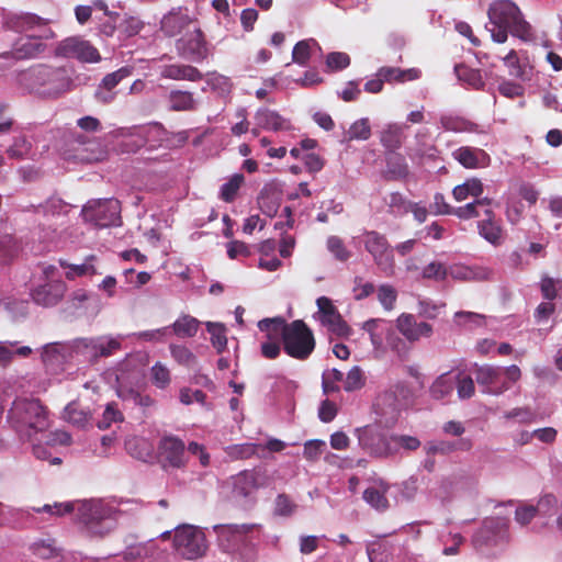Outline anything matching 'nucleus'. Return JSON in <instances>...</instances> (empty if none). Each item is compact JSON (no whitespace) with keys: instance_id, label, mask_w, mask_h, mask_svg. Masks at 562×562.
Instances as JSON below:
<instances>
[{"instance_id":"f257e3e1","label":"nucleus","mask_w":562,"mask_h":562,"mask_svg":"<svg viewBox=\"0 0 562 562\" xmlns=\"http://www.w3.org/2000/svg\"><path fill=\"white\" fill-rule=\"evenodd\" d=\"M491 36L496 43H505L508 33L528 41L531 38V26L524 19L519 8L510 0H498L493 2L487 11Z\"/></svg>"},{"instance_id":"f03ea898","label":"nucleus","mask_w":562,"mask_h":562,"mask_svg":"<svg viewBox=\"0 0 562 562\" xmlns=\"http://www.w3.org/2000/svg\"><path fill=\"white\" fill-rule=\"evenodd\" d=\"M19 83L40 97L58 98L70 89L71 79L64 68L36 65L20 72Z\"/></svg>"},{"instance_id":"7ed1b4c3","label":"nucleus","mask_w":562,"mask_h":562,"mask_svg":"<svg viewBox=\"0 0 562 562\" xmlns=\"http://www.w3.org/2000/svg\"><path fill=\"white\" fill-rule=\"evenodd\" d=\"M76 516L91 536L103 537L115 527L119 512L102 501H86L78 504Z\"/></svg>"},{"instance_id":"20e7f679","label":"nucleus","mask_w":562,"mask_h":562,"mask_svg":"<svg viewBox=\"0 0 562 562\" xmlns=\"http://www.w3.org/2000/svg\"><path fill=\"white\" fill-rule=\"evenodd\" d=\"M473 372L482 392L491 395L503 394L521 378V371L516 364L503 369L492 364L474 363Z\"/></svg>"},{"instance_id":"39448f33","label":"nucleus","mask_w":562,"mask_h":562,"mask_svg":"<svg viewBox=\"0 0 562 562\" xmlns=\"http://www.w3.org/2000/svg\"><path fill=\"white\" fill-rule=\"evenodd\" d=\"M282 346L289 357L304 361L315 350L316 340L307 324L303 319H295L285 327Z\"/></svg>"},{"instance_id":"423d86ee","label":"nucleus","mask_w":562,"mask_h":562,"mask_svg":"<svg viewBox=\"0 0 562 562\" xmlns=\"http://www.w3.org/2000/svg\"><path fill=\"white\" fill-rule=\"evenodd\" d=\"M8 417L18 425L35 431H43L48 427L47 411L40 400L16 398L12 403Z\"/></svg>"},{"instance_id":"0eeeda50","label":"nucleus","mask_w":562,"mask_h":562,"mask_svg":"<svg viewBox=\"0 0 562 562\" xmlns=\"http://www.w3.org/2000/svg\"><path fill=\"white\" fill-rule=\"evenodd\" d=\"M176 551L188 560H194L204 555L206 540L204 533L189 525L178 527L173 536Z\"/></svg>"},{"instance_id":"6e6552de","label":"nucleus","mask_w":562,"mask_h":562,"mask_svg":"<svg viewBox=\"0 0 562 562\" xmlns=\"http://www.w3.org/2000/svg\"><path fill=\"white\" fill-rule=\"evenodd\" d=\"M120 202L115 199L90 201L82 209L85 221L99 227L120 225Z\"/></svg>"},{"instance_id":"1a4fd4ad","label":"nucleus","mask_w":562,"mask_h":562,"mask_svg":"<svg viewBox=\"0 0 562 562\" xmlns=\"http://www.w3.org/2000/svg\"><path fill=\"white\" fill-rule=\"evenodd\" d=\"M48 20L31 12L8 13L3 24L7 29L18 32H37L38 37L50 38L54 32L48 27Z\"/></svg>"},{"instance_id":"9d476101","label":"nucleus","mask_w":562,"mask_h":562,"mask_svg":"<svg viewBox=\"0 0 562 562\" xmlns=\"http://www.w3.org/2000/svg\"><path fill=\"white\" fill-rule=\"evenodd\" d=\"M176 49L180 57L195 63L205 60L210 55L205 36L198 26L177 40Z\"/></svg>"},{"instance_id":"9b49d317","label":"nucleus","mask_w":562,"mask_h":562,"mask_svg":"<svg viewBox=\"0 0 562 562\" xmlns=\"http://www.w3.org/2000/svg\"><path fill=\"white\" fill-rule=\"evenodd\" d=\"M364 247L372 255L375 265L386 276L393 273V250L384 235L375 231L367 232L364 234Z\"/></svg>"},{"instance_id":"f8f14e48","label":"nucleus","mask_w":562,"mask_h":562,"mask_svg":"<svg viewBox=\"0 0 562 562\" xmlns=\"http://www.w3.org/2000/svg\"><path fill=\"white\" fill-rule=\"evenodd\" d=\"M360 447L373 457H387L392 453L389 439L375 426H364L356 430Z\"/></svg>"},{"instance_id":"ddd939ff","label":"nucleus","mask_w":562,"mask_h":562,"mask_svg":"<svg viewBox=\"0 0 562 562\" xmlns=\"http://www.w3.org/2000/svg\"><path fill=\"white\" fill-rule=\"evenodd\" d=\"M165 133L166 131L162 128L161 124L158 123L150 126L140 127L131 134L130 138H126L122 142V150L132 153L146 145L149 146V149H154L160 146V142L162 140Z\"/></svg>"},{"instance_id":"4468645a","label":"nucleus","mask_w":562,"mask_h":562,"mask_svg":"<svg viewBox=\"0 0 562 562\" xmlns=\"http://www.w3.org/2000/svg\"><path fill=\"white\" fill-rule=\"evenodd\" d=\"M57 54L85 63H97L101 59L99 50L93 45L78 37H68L61 41L57 46Z\"/></svg>"},{"instance_id":"2eb2a0df","label":"nucleus","mask_w":562,"mask_h":562,"mask_svg":"<svg viewBox=\"0 0 562 562\" xmlns=\"http://www.w3.org/2000/svg\"><path fill=\"white\" fill-rule=\"evenodd\" d=\"M316 304L321 314L319 321L324 326H326L333 334L337 336L349 335L350 327L342 318L330 299L327 296H321L316 300Z\"/></svg>"},{"instance_id":"dca6fc26","label":"nucleus","mask_w":562,"mask_h":562,"mask_svg":"<svg viewBox=\"0 0 562 562\" xmlns=\"http://www.w3.org/2000/svg\"><path fill=\"white\" fill-rule=\"evenodd\" d=\"M43 38L44 37H38V35H27L20 37L14 42L11 50L0 54V58H13L15 60H22L37 57L45 50L46 47L42 42Z\"/></svg>"},{"instance_id":"f3484780","label":"nucleus","mask_w":562,"mask_h":562,"mask_svg":"<svg viewBox=\"0 0 562 562\" xmlns=\"http://www.w3.org/2000/svg\"><path fill=\"white\" fill-rule=\"evenodd\" d=\"M160 458L172 468H183L187 463L184 442L172 435L164 436L158 445Z\"/></svg>"},{"instance_id":"a211bd4d","label":"nucleus","mask_w":562,"mask_h":562,"mask_svg":"<svg viewBox=\"0 0 562 562\" xmlns=\"http://www.w3.org/2000/svg\"><path fill=\"white\" fill-rule=\"evenodd\" d=\"M396 328L412 344L422 338H430L434 334L432 325L417 322L416 317L408 313H402L396 318Z\"/></svg>"},{"instance_id":"6ab92c4d","label":"nucleus","mask_w":562,"mask_h":562,"mask_svg":"<svg viewBox=\"0 0 562 562\" xmlns=\"http://www.w3.org/2000/svg\"><path fill=\"white\" fill-rule=\"evenodd\" d=\"M66 290V283L61 280L46 282L32 291V299L37 305L54 306L64 297Z\"/></svg>"},{"instance_id":"aec40b11","label":"nucleus","mask_w":562,"mask_h":562,"mask_svg":"<svg viewBox=\"0 0 562 562\" xmlns=\"http://www.w3.org/2000/svg\"><path fill=\"white\" fill-rule=\"evenodd\" d=\"M452 157L467 169L485 168L491 162L488 154L477 147H459L452 153Z\"/></svg>"},{"instance_id":"412c9836","label":"nucleus","mask_w":562,"mask_h":562,"mask_svg":"<svg viewBox=\"0 0 562 562\" xmlns=\"http://www.w3.org/2000/svg\"><path fill=\"white\" fill-rule=\"evenodd\" d=\"M255 121L258 127L266 131L280 132L293 128L290 120L268 108L259 109L255 114Z\"/></svg>"},{"instance_id":"4be33fe9","label":"nucleus","mask_w":562,"mask_h":562,"mask_svg":"<svg viewBox=\"0 0 562 562\" xmlns=\"http://www.w3.org/2000/svg\"><path fill=\"white\" fill-rule=\"evenodd\" d=\"M161 78L170 80H187L196 82L203 79V74L194 66L187 64H169L160 67Z\"/></svg>"},{"instance_id":"5701e85b","label":"nucleus","mask_w":562,"mask_h":562,"mask_svg":"<svg viewBox=\"0 0 562 562\" xmlns=\"http://www.w3.org/2000/svg\"><path fill=\"white\" fill-rule=\"evenodd\" d=\"M260 476L256 469L239 472L233 477V493L240 497L249 496L262 485Z\"/></svg>"},{"instance_id":"b1692460","label":"nucleus","mask_w":562,"mask_h":562,"mask_svg":"<svg viewBox=\"0 0 562 562\" xmlns=\"http://www.w3.org/2000/svg\"><path fill=\"white\" fill-rule=\"evenodd\" d=\"M192 23L193 21L188 14L173 10L162 18L160 22V30L166 36L173 37L179 35Z\"/></svg>"},{"instance_id":"393cba45","label":"nucleus","mask_w":562,"mask_h":562,"mask_svg":"<svg viewBox=\"0 0 562 562\" xmlns=\"http://www.w3.org/2000/svg\"><path fill=\"white\" fill-rule=\"evenodd\" d=\"M386 169L384 178L389 181L404 180L409 175V167L403 155L394 151L385 155Z\"/></svg>"},{"instance_id":"a878e982","label":"nucleus","mask_w":562,"mask_h":562,"mask_svg":"<svg viewBox=\"0 0 562 562\" xmlns=\"http://www.w3.org/2000/svg\"><path fill=\"white\" fill-rule=\"evenodd\" d=\"M168 106L173 112H191L196 110L198 102L192 92L172 89L168 97Z\"/></svg>"},{"instance_id":"bb28decb","label":"nucleus","mask_w":562,"mask_h":562,"mask_svg":"<svg viewBox=\"0 0 562 562\" xmlns=\"http://www.w3.org/2000/svg\"><path fill=\"white\" fill-rule=\"evenodd\" d=\"M420 70L417 68L401 69L398 67H381L376 71V76L383 78L387 83H404L413 81L420 77Z\"/></svg>"},{"instance_id":"cd10ccee","label":"nucleus","mask_w":562,"mask_h":562,"mask_svg":"<svg viewBox=\"0 0 562 562\" xmlns=\"http://www.w3.org/2000/svg\"><path fill=\"white\" fill-rule=\"evenodd\" d=\"M484 192V184L481 179L472 177L467 179L463 183L456 186L452 189V196L457 202H462L469 198H480Z\"/></svg>"},{"instance_id":"c85d7f7f","label":"nucleus","mask_w":562,"mask_h":562,"mask_svg":"<svg viewBox=\"0 0 562 562\" xmlns=\"http://www.w3.org/2000/svg\"><path fill=\"white\" fill-rule=\"evenodd\" d=\"M33 350L29 346L18 347V341H4L0 344V367H8L14 357L29 358Z\"/></svg>"},{"instance_id":"c756f323","label":"nucleus","mask_w":562,"mask_h":562,"mask_svg":"<svg viewBox=\"0 0 562 562\" xmlns=\"http://www.w3.org/2000/svg\"><path fill=\"white\" fill-rule=\"evenodd\" d=\"M82 345L93 351V357H110L121 349V342L114 338L104 340L103 338L97 339H82Z\"/></svg>"},{"instance_id":"7c9ffc66","label":"nucleus","mask_w":562,"mask_h":562,"mask_svg":"<svg viewBox=\"0 0 562 562\" xmlns=\"http://www.w3.org/2000/svg\"><path fill=\"white\" fill-rule=\"evenodd\" d=\"M200 321L189 314H182L170 326L173 334L179 338H192L196 335Z\"/></svg>"},{"instance_id":"2f4dec72","label":"nucleus","mask_w":562,"mask_h":562,"mask_svg":"<svg viewBox=\"0 0 562 562\" xmlns=\"http://www.w3.org/2000/svg\"><path fill=\"white\" fill-rule=\"evenodd\" d=\"M448 276L459 281H479L487 278V271L477 267L453 265L448 268Z\"/></svg>"},{"instance_id":"473e14b6","label":"nucleus","mask_w":562,"mask_h":562,"mask_svg":"<svg viewBox=\"0 0 562 562\" xmlns=\"http://www.w3.org/2000/svg\"><path fill=\"white\" fill-rule=\"evenodd\" d=\"M477 231L480 236L493 246H499L504 241V229L499 222L479 221Z\"/></svg>"},{"instance_id":"72a5a7b5","label":"nucleus","mask_w":562,"mask_h":562,"mask_svg":"<svg viewBox=\"0 0 562 562\" xmlns=\"http://www.w3.org/2000/svg\"><path fill=\"white\" fill-rule=\"evenodd\" d=\"M404 139V128L397 124H390L381 133V144L383 147L390 153H394L400 149L403 145Z\"/></svg>"},{"instance_id":"f704fd0d","label":"nucleus","mask_w":562,"mask_h":562,"mask_svg":"<svg viewBox=\"0 0 562 562\" xmlns=\"http://www.w3.org/2000/svg\"><path fill=\"white\" fill-rule=\"evenodd\" d=\"M505 66L508 68V74L512 77L528 80L530 79L531 67L521 63L515 49H510L503 58Z\"/></svg>"},{"instance_id":"c9c22d12","label":"nucleus","mask_w":562,"mask_h":562,"mask_svg":"<svg viewBox=\"0 0 562 562\" xmlns=\"http://www.w3.org/2000/svg\"><path fill=\"white\" fill-rule=\"evenodd\" d=\"M289 325L283 317L263 318L259 321L258 328L267 334L268 340H283L285 327Z\"/></svg>"},{"instance_id":"e433bc0d","label":"nucleus","mask_w":562,"mask_h":562,"mask_svg":"<svg viewBox=\"0 0 562 562\" xmlns=\"http://www.w3.org/2000/svg\"><path fill=\"white\" fill-rule=\"evenodd\" d=\"M454 389V381L449 373L438 376L430 386V395L435 400H443L449 396Z\"/></svg>"},{"instance_id":"4c0bfd02","label":"nucleus","mask_w":562,"mask_h":562,"mask_svg":"<svg viewBox=\"0 0 562 562\" xmlns=\"http://www.w3.org/2000/svg\"><path fill=\"white\" fill-rule=\"evenodd\" d=\"M65 419L72 425L83 427L90 420L91 416L78 402H71L65 407Z\"/></svg>"},{"instance_id":"58836bf2","label":"nucleus","mask_w":562,"mask_h":562,"mask_svg":"<svg viewBox=\"0 0 562 562\" xmlns=\"http://www.w3.org/2000/svg\"><path fill=\"white\" fill-rule=\"evenodd\" d=\"M454 386L460 400L471 398L475 393V385L472 376L463 371H459L454 378Z\"/></svg>"},{"instance_id":"ea45409f","label":"nucleus","mask_w":562,"mask_h":562,"mask_svg":"<svg viewBox=\"0 0 562 562\" xmlns=\"http://www.w3.org/2000/svg\"><path fill=\"white\" fill-rule=\"evenodd\" d=\"M169 349L171 357L180 366L193 368L198 364L195 355L187 346L171 344Z\"/></svg>"},{"instance_id":"a19ab883","label":"nucleus","mask_w":562,"mask_h":562,"mask_svg":"<svg viewBox=\"0 0 562 562\" xmlns=\"http://www.w3.org/2000/svg\"><path fill=\"white\" fill-rule=\"evenodd\" d=\"M206 329L211 335L212 346L218 353H222L227 347L226 328L220 323H206Z\"/></svg>"},{"instance_id":"79ce46f5","label":"nucleus","mask_w":562,"mask_h":562,"mask_svg":"<svg viewBox=\"0 0 562 562\" xmlns=\"http://www.w3.org/2000/svg\"><path fill=\"white\" fill-rule=\"evenodd\" d=\"M245 177L243 173H235L221 187L220 196L224 202L232 203L244 184Z\"/></svg>"},{"instance_id":"37998d69","label":"nucleus","mask_w":562,"mask_h":562,"mask_svg":"<svg viewBox=\"0 0 562 562\" xmlns=\"http://www.w3.org/2000/svg\"><path fill=\"white\" fill-rule=\"evenodd\" d=\"M317 42L313 38L302 40L297 42L292 50L293 63L300 66H306L311 58L312 46H316Z\"/></svg>"},{"instance_id":"c03bdc74","label":"nucleus","mask_w":562,"mask_h":562,"mask_svg":"<svg viewBox=\"0 0 562 562\" xmlns=\"http://www.w3.org/2000/svg\"><path fill=\"white\" fill-rule=\"evenodd\" d=\"M460 449L458 443L448 440H432L424 446L427 457H435L436 454L448 456Z\"/></svg>"},{"instance_id":"a18cd8bd","label":"nucleus","mask_w":562,"mask_h":562,"mask_svg":"<svg viewBox=\"0 0 562 562\" xmlns=\"http://www.w3.org/2000/svg\"><path fill=\"white\" fill-rule=\"evenodd\" d=\"M390 214L398 215L408 213L412 201H408L402 193L392 192L384 198Z\"/></svg>"},{"instance_id":"49530a36","label":"nucleus","mask_w":562,"mask_h":562,"mask_svg":"<svg viewBox=\"0 0 562 562\" xmlns=\"http://www.w3.org/2000/svg\"><path fill=\"white\" fill-rule=\"evenodd\" d=\"M32 553L42 560H48L58 555V549L55 546V540H40L31 546Z\"/></svg>"},{"instance_id":"de8ad7c7","label":"nucleus","mask_w":562,"mask_h":562,"mask_svg":"<svg viewBox=\"0 0 562 562\" xmlns=\"http://www.w3.org/2000/svg\"><path fill=\"white\" fill-rule=\"evenodd\" d=\"M454 322L458 326L474 328L484 325L485 316L483 314L459 311L454 314Z\"/></svg>"},{"instance_id":"09e8293b","label":"nucleus","mask_w":562,"mask_h":562,"mask_svg":"<svg viewBox=\"0 0 562 562\" xmlns=\"http://www.w3.org/2000/svg\"><path fill=\"white\" fill-rule=\"evenodd\" d=\"M134 67L132 66H123L119 68L117 70L106 74L102 80L101 83L103 85V88L105 89H115L116 86L122 82L124 79L131 77L133 75Z\"/></svg>"},{"instance_id":"8fccbe9b","label":"nucleus","mask_w":562,"mask_h":562,"mask_svg":"<svg viewBox=\"0 0 562 562\" xmlns=\"http://www.w3.org/2000/svg\"><path fill=\"white\" fill-rule=\"evenodd\" d=\"M32 150V144L25 136H18L13 144L7 149V154L12 159L26 158Z\"/></svg>"},{"instance_id":"3c124183","label":"nucleus","mask_w":562,"mask_h":562,"mask_svg":"<svg viewBox=\"0 0 562 562\" xmlns=\"http://www.w3.org/2000/svg\"><path fill=\"white\" fill-rule=\"evenodd\" d=\"M363 499L378 510H385L389 507V501L385 496V490L368 487L363 492Z\"/></svg>"},{"instance_id":"603ef678","label":"nucleus","mask_w":562,"mask_h":562,"mask_svg":"<svg viewBox=\"0 0 562 562\" xmlns=\"http://www.w3.org/2000/svg\"><path fill=\"white\" fill-rule=\"evenodd\" d=\"M366 384V376L360 367H352L344 381V390L346 392H353L360 390Z\"/></svg>"},{"instance_id":"864d4df0","label":"nucleus","mask_w":562,"mask_h":562,"mask_svg":"<svg viewBox=\"0 0 562 562\" xmlns=\"http://www.w3.org/2000/svg\"><path fill=\"white\" fill-rule=\"evenodd\" d=\"M371 136V126L369 120L363 117L351 124L348 131V139L367 140Z\"/></svg>"},{"instance_id":"5fc2aeb1","label":"nucleus","mask_w":562,"mask_h":562,"mask_svg":"<svg viewBox=\"0 0 562 562\" xmlns=\"http://www.w3.org/2000/svg\"><path fill=\"white\" fill-rule=\"evenodd\" d=\"M123 414L115 403H109L102 414V418L98 420L97 426L100 429H108L113 423L122 422Z\"/></svg>"},{"instance_id":"6e6d98bb","label":"nucleus","mask_w":562,"mask_h":562,"mask_svg":"<svg viewBox=\"0 0 562 562\" xmlns=\"http://www.w3.org/2000/svg\"><path fill=\"white\" fill-rule=\"evenodd\" d=\"M378 300L386 311H392L397 300V292L391 284H382L378 289Z\"/></svg>"},{"instance_id":"4d7b16f0","label":"nucleus","mask_w":562,"mask_h":562,"mask_svg":"<svg viewBox=\"0 0 562 562\" xmlns=\"http://www.w3.org/2000/svg\"><path fill=\"white\" fill-rule=\"evenodd\" d=\"M422 276L427 280L443 281L448 277V268L439 261H432L424 267Z\"/></svg>"},{"instance_id":"13d9d810","label":"nucleus","mask_w":562,"mask_h":562,"mask_svg":"<svg viewBox=\"0 0 562 562\" xmlns=\"http://www.w3.org/2000/svg\"><path fill=\"white\" fill-rule=\"evenodd\" d=\"M151 382L158 389H166L170 384V372L160 362L155 363L150 369Z\"/></svg>"},{"instance_id":"bf43d9fd","label":"nucleus","mask_w":562,"mask_h":562,"mask_svg":"<svg viewBox=\"0 0 562 562\" xmlns=\"http://www.w3.org/2000/svg\"><path fill=\"white\" fill-rule=\"evenodd\" d=\"M454 71L459 79L467 81L469 85L479 88L483 85L479 70L471 69L464 65H457Z\"/></svg>"},{"instance_id":"052dcab7","label":"nucleus","mask_w":562,"mask_h":562,"mask_svg":"<svg viewBox=\"0 0 562 562\" xmlns=\"http://www.w3.org/2000/svg\"><path fill=\"white\" fill-rule=\"evenodd\" d=\"M327 248L339 261H347L351 254L344 245V241L337 236H330L327 239Z\"/></svg>"},{"instance_id":"680f3d73","label":"nucleus","mask_w":562,"mask_h":562,"mask_svg":"<svg viewBox=\"0 0 562 562\" xmlns=\"http://www.w3.org/2000/svg\"><path fill=\"white\" fill-rule=\"evenodd\" d=\"M445 306V303L436 304L430 300H420L417 304V313L422 317L435 319L438 317L440 310Z\"/></svg>"},{"instance_id":"e2e57ef3","label":"nucleus","mask_w":562,"mask_h":562,"mask_svg":"<svg viewBox=\"0 0 562 562\" xmlns=\"http://www.w3.org/2000/svg\"><path fill=\"white\" fill-rule=\"evenodd\" d=\"M350 65V57L346 53L333 52L326 57V66L330 71L342 70Z\"/></svg>"},{"instance_id":"0e129e2a","label":"nucleus","mask_w":562,"mask_h":562,"mask_svg":"<svg viewBox=\"0 0 562 562\" xmlns=\"http://www.w3.org/2000/svg\"><path fill=\"white\" fill-rule=\"evenodd\" d=\"M127 451L137 459H145L149 456L150 449L148 443L140 438H132L125 442Z\"/></svg>"},{"instance_id":"69168bd1","label":"nucleus","mask_w":562,"mask_h":562,"mask_svg":"<svg viewBox=\"0 0 562 562\" xmlns=\"http://www.w3.org/2000/svg\"><path fill=\"white\" fill-rule=\"evenodd\" d=\"M33 510L36 513H47L54 516H64L65 514L74 512L75 505L72 503H55L54 505L46 504L43 507H33Z\"/></svg>"},{"instance_id":"338daca9","label":"nucleus","mask_w":562,"mask_h":562,"mask_svg":"<svg viewBox=\"0 0 562 562\" xmlns=\"http://www.w3.org/2000/svg\"><path fill=\"white\" fill-rule=\"evenodd\" d=\"M431 212L435 215H453L456 207H452L442 193L437 192L434 195V202L430 205Z\"/></svg>"},{"instance_id":"774afa93","label":"nucleus","mask_w":562,"mask_h":562,"mask_svg":"<svg viewBox=\"0 0 562 562\" xmlns=\"http://www.w3.org/2000/svg\"><path fill=\"white\" fill-rule=\"evenodd\" d=\"M179 398L180 402L184 405H190L193 402L204 405L206 401V394L201 390L192 391L189 387H183L180 390Z\"/></svg>"}]
</instances>
